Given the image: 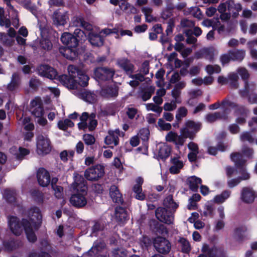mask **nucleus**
I'll return each mask as SVG.
<instances>
[{"label":"nucleus","mask_w":257,"mask_h":257,"mask_svg":"<svg viewBox=\"0 0 257 257\" xmlns=\"http://www.w3.org/2000/svg\"><path fill=\"white\" fill-rule=\"evenodd\" d=\"M81 65H68L67 70L69 76L66 74L59 76V81L69 89H75L76 84L85 87L88 84L89 77L80 67Z\"/></svg>","instance_id":"1"},{"label":"nucleus","mask_w":257,"mask_h":257,"mask_svg":"<svg viewBox=\"0 0 257 257\" xmlns=\"http://www.w3.org/2000/svg\"><path fill=\"white\" fill-rule=\"evenodd\" d=\"M201 124L199 122L188 120L184 126L180 130L181 134L170 131L166 136V140L174 143L178 147L182 146L187 138L193 139L196 134L201 129Z\"/></svg>","instance_id":"2"},{"label":"nucleus","mask_w":257,"mask_h":257,"mask_svg":"<svg viewBox=\"0 0 257 257\" xmlns=\"http://www.w3.org/2000/svg\"><path fill=\"white\" fill-rule=\"evenodd\" d=\"M8 225L11 231L16 235H20L23 229L25 231L28 240L31 242L37 240V236L29 221L23 219L21 222L16 216H12L8 218Z\"/></svg>","instance_id":"3"},{"label":"nucleus","mask_w":257,"mask_h":257,"mask_svg":"<svg viewBox=\"0 0 257 257\" xmlns=\"http://www.w3.org/2000/svg\"><path fill=\"white\" fill-rule=\"evenodd\" d=\"M231 160L235 163L236 166L240 169L239 173L242 175L241 177L230 179L227 184L229 188H233L238 185L242 180H247L250 177L249 174L246 172L244 165L245 160L243 159L242 155L239 153H232L230 155Z\"/></svg>","instance_id":"4"},{"label":"nucleus","mask_w":257,"mask_h":257,"mask_svg":"<svg viewBox=\"0 0 257 257\" xmlns=\"http://www.w3.org/2000/svg\"><path fill=\"white\" fill-rule=\"evenodd\" d=\"M38 20V26L40 29L42 38L40 41V46L43 49L49 51L52 48V44L48 38L49 26L45 16L34 14Z\"/></svg>","instance_id":"5"},{"label":"nucleus","mask_w":257,"mask_h":257,"mask_svg":"<svg viewBox=\"0 0 257 257\" xmlns=\"http://www.w3.org/2000/svg\"><path fill=\"white\" fill-rule=\"evenodd\" d=\"M237 73L240 76L241 79L244 81V87L242 90L240 91V94L242 96H249L248 101L251 103H255L256 102L255 98L251 100V97L249 95L255 89V85L252 82H248L247 80L249 77V74L248 71L243 67H240L238 68Z\"/></svg>","instance_id":"6"},{"label":"nucleus","mask_w":257,"mask_h":257,"mask_svg":"<svg viewBox=\"0 0 257 257\" xmlns=\"http://www.w3.org/2000/svg\"><path fill=\"white\" fill-rule=\"evenodd\" d=\"M95 117L96 115L93 113L89 115L87 112H83L80 117L81 122L78 124L79 128L84 130L88 127L90 131H93L97 124Z\"/></svg>","instance_id":"7"},{"label":"nucleus","mask_w":257,"mask_h":257,"mask_svg":"<svg viewBox=\"0 0 257 257\" xmlns=\"http://www.w3.org/2000/svg\"><path fill=\"white\" fill-rule=\"evenodd\" d=\"M153 245L156 250L163 254H167L171 249L170 242L166 238L161 236H157L154 238Z\"/></svg>","instance_id":"8"},{"label":"nucleus","mask_w":257,"mask_h":257,"mask_svg":"<svg viewBox=\"0 0 257 257\" xmlns=\"http://www.w3.org/2000/svg\"><path fill=\"white\" fill-rule=\"evenodd\" d=\"M114 74V71L106 66H100L94 71V78L97 81L110 80Z\"/></svg>","instance_id":"9"},{"label":"nucleus","mask_w":257,"mask_h":257,"mask_svg":"<svg viewBox=\"0 0 257 257\" xmlns=\"http://www.w3.org/2000/svg\"><path fill=\"white\" fill-rule=\"evenodd\" d=\"M30 222L34 230H37L41 225L42 216L39 208L36 207L31 208L28 211Z\"/></svg>","instance_id":"10"},{"label":"nucleus","mask_w":257,"mask_h":257,"mask_svg":"<svg viewBox=\"0 0 257 257\" xmlns=\"http://www.w3.org/2000/svg\"><path fill=\"white\" fill-rule=\"evenodd\" d=\"M52 19L53 25L56 27H64L69 21V13L67 11L61 12L58 10L53 12Z\"/></svg>","instance_id":"11"},{"label":"nucleus","mask_w":257,"mask_h":257,"mask_svg":"<svg viewBox=\"0 0 257 257\" xmlns=\"http://www.w3.org/2000/svg\"><path fill=\"white\" fill-rule=\"evenodd\" d=\"M37 150L39 154H46L51 151L50 142L46 136L39 135L37 136Z\"/></svg>","instance_id":"12"},{"label":"nucleus","mask_w":257,"mask_h":257,"mask_svg":"<svg viewBox=\"0 0 257 257\" xmlns=\"http://www.w3.org/2000/svg\"><path fill=\"white\" fill-rule=\"evenodd\" d=\"M104 173L103 166L100 165L90 168L85 171V178L90 181H95L103 176Z\"/></svg>","instance_id":"13"},{"label":"nucleus","mask_w":257,"mask_h":257,"mask_svg":"<svg viewBox=\"0 0 257 257\" xmlns=\"http://www.w3.org/2000/svg\"><path fill=\"white\" fill-rule=\"evenodd\" d=\"M156 216L158 220L166 224H171L173 222L174 216L171 211H168L165 207L156 209Z\"/></svg>","instance_id":"14"},{"label":"nucleus","mask_w":257,"mask_h":257,"mask_svg":"<svg viewBox=\"0 0 257 257\" xmlns=\"http://www.w3.org/2000/svg\"><path fill=\"white\" fill-rule=\"evenodd\" d=\"M22 84L21 75L18 72H14L11 77V80L6 86L7 91L16 93L19 91Z\"/></svg>","instance_id":"15"},{"label":"nucleus","mask_w":257,"mask_h":257,"mask_svg":"<svg viewBox=\"0 0 257 257\" xmlns=\"http://www.w3.org/2000/svg\"><path fill=\"white\" fill-rule=\"evenodd\" d=\"M37 71L39 75L50 79H55L58 75L57 71L50 65H39Z\"/></svg>","instance_id":"16"},{"label":"nucleus","mask_w":257,"mask_h":257,"mask_svg":"<svg viewBox=\"0 0 257 257\" xmlns=\"http://www.w3.org/2000/svg\"><path fill=\"white\" fill-rule=\"evenodd\" d=\"M87 194L82 192H77L74 194L70 198V203L74 206L77 208H81L85 206L87 204V200L85 195Z\"/></svg>","instance_id":"17"},{"label":"nucleus","mask_w":257,"mask_h":257,"mask_svg":"<svg viewBox=\"0 0 257 257\" xmlns=\"http://www.w3.org/2000/svg\"><path fill=\"white\" fill-rule=\"evenodd\" d=\"M71 24L74 27H81L87 31L92 30V25L86 22L84 17L80 15L73 17L71 19Z\"/></svg>","instance_id":"18"},{"label":"nucleus","mask_w":257,"mask_h":257,"mask_svg":"<svg viewBox=\"0 0 257 257\" xmlns=\"http://www.w3.org/2000/svg\"><path fill=\"white\" fill-rule=\"evenodd\" d=\"M255 191L249 187H243L241 191V200L246 203H251L255 198Z\"/></svg>","instance_id":"19"},{"label":"nucleus","mask_w":257,"mask_h":257,"mask_svg":"<svg viewBox=\"0 0 257 257\" xmlns=\"http://www.w3.org/2000/svg\"><path fill=\"white\" fill-rule=\"evenodd\" d=\"M100 94L104 98H115L118 95V88L115 85L106 86L101 88Z\"/></svg>","instance_id":"20"},{"label":"nucleus","mask_w":257,"mask_h":257,"mask_svg":"<svg viewBox=\"0 0 257 257\" xmlns=\"http://www.w3.org/2000/svg\"><path fill=\"white\" fill-rule=\"evenodd\" d=\"M30 111L35 118L44 115V111L41 101L36 99L32 100Z\"/></svg>","instance_id":"21"},{"label":"nucleus","mask_w":257,"mask_h":257,"mask_svg":"<svg viewBox=\"0 0 257 257\" xmlns=\"http://www.w3.org/2000/svg\"><path fill=\"white\" fill-rule=\"evenodd\" d=\"M37 180L39 184L46 187L50 183V176L49 172L44 168H40L37 171Z\"/></svg>","instance_id":"22"},{"label":"nucleus","mask_w":257,"mask_h":257,"mask_svg":"<svg viewBox=\"0 0 257 257\" xmlns=\"http://www.w3.org/2000/svg\"><path fill=\"white\" fill-rule=\"evenodd\" d=\"M61 42L67 47L76 48L78 45V40L72 34L65 32L62 34L61 37Z\"/></svg>","instance_id":"23"},{"label":"nucleus","mask_w":257,"mask_h":257,"mask_svg":"<svg viewBox=\"0 0 257 257\" xmlns=\"http://www.w3.org/2000/svg\"><path fill=\"white\" fill-rule=\"evenodd\" d=\"M119 132V130L109 131L108 135L105 138V144L110 145L111 148L117 146L118 144Z\"/></svg>","instance_id":"24"},{"label":"nucleus","mask_w":257,"mask_h":257,"mask_svg":"<svg viewBox=\"0 0 257 257\" xmlns=\"http://www.w3.org/2000/svg\"><path fill=\"white\" fill-rule=\"evenodd\" d=\"M74 188L77 192H82L83 193H87V187L86 182L82 176L77 175L75 176Z\"/></svg>","instance_id":"25"},{"label":"nucleus","mask_w":257,"mask_h":257,"mask_svg":"<svg viewBox=\"0 0 257 257\" xmlns=\"http://www.w3.org/2000/svg\"><path fill=\"white\" fill-rule=\"evenodd\" d=\"M89 41L94 47H100L103 45L104 39L99 34L90 32L88 35Z\"/></svg>","instance_id":"26"},{"label":"nucleus","mask_w":257,"mask_h":257,"mask_svg":"<svg viewBox=\"0 0 257 257\" xmlns=\"http://www.w3.org/2000/svg\"><path fill=\"white\" fill-rule=\"evenodd\" d=\"M3 197L6 201L13 205H16L17 200V195L14 189H6L3 192Z\"/></svg>","instance_id":"27"},{"label":"nucleus","mask_w":257,"mask_h":257,"mask_svg":"<svg viewBox=\"0 0 257 257\" xmlns=\"http://www.w3.org/2000/svg\"><path fill=\"white\" fill-rule=\"evenodd\" d=\"M171 166L169 169L170 172L173 174L179 173L183 167V162L180 161L178 158L174 157L171 158Z\"/></svg>","instance_id":"28"},{"label":"nucleus","mask_w":257,"mask_h":257,"mask_svg":"<svg viewBox=\"0 0 257 257\" xmlns=\"http://www.w3.org/2000/svg\"><path fill=\"white\" fill-rule=\"evenodd\" d=\"M226 3L228 11L232 13V17H237L242 9L241 5L239 3L235 4L233 0H228Z\"/></svg>","instance_id":"29"},{"label":"nucleus","mask_w":257,"mask_h":257,"mask_svg":"<svg viewBox=\"0 0 257 257\" xmlns=\"http://www.w3.org/2000/svg\"><path fill=\"white\" fill-rule=\"evenodd\" d=\"M214 55V49L212 47L205 48L201 49L195 54L197 58L204 57L211 61Z\"/></svg>","instance_id":"30"},{"label":"nucleus","mask_w":257,"mask_h":257,"mask_svg":"<svg viewBox=\"0 0 257 257\" xmlns=\"http://www.w3.org/2000/svg\"><path fill=\"white\" fill-rule=\"evenodd\" d=\"M109 194L113 202L120 204L122 203L123 199L122 195L116 186L112 185L110 187Z\"/></svg>","instance_id":"31"},{"label":"nucleus","mask_w":257,"mask_h":257,"mask_svg":"<svg viewBox=\"0 0 257 257\" xmlns=\"http://www.w3.org/2000/svg\"><path fill=\"white\" fill-rule=\"evenodd\" d=\"M225 113V112L209 113L205 116V120L208 123H212L219 119H225L227 118V117Z\"/></svg>","instance_id":"32"},{"label":"nucleus","mask_w":257,"mask_h":257,"mask_svg":"<svg viewBox=\"0 0 257 257\" xmlns=\"http://www.w3.org/2000/svg\"><path fill=\"white\" fill-rule=\"evenodd\" d=\"M60 52L67 59L73 60L77 56L76 48L66 47L60 49Z\"/></svg>","instance_id":"33"},{"label":"nucleus","mask_w":257,"mask_h":257,"mask_svg":"<svg viewBox=\"0 0 257 257\" xmlns=\"http://www.w3.org/2000/svg\"><path fill=\"white\" fill-rule=\"evenodd\" d=\"M170 153L171 148L169 145L166 144H162L159 145L158 155L160 159L165 160L170 156Z\"/></svg>","instance_id":"34"},{"label":"nucleus","mask_w":257,"mask_h":257,"mask_svg":"<svg viewBox=\"0 0 257 257\" xmlns=\"http://www.w3.org/2000/svg\"><path fill=\"white\" fill-rule=\"evenodd\" d=\"M10 152L15 156L18 160H21L24 157L29 154V151L26 149L20 147L18 149L16 147L10 149Z\"/></svg>","instance_id":"35"},{"label":"nucleus","mask_w":257,"mask_h":257,"mask_svg":"<svg viewBox=\"0 0 257 257\" xmlns=\"http://www.w3.org/2000/svg\"><path fill=\"white\" fill-rule=\"evenodd\" d=\"M164 205L165 208L170 209V211H171L173 213L178 207V204L174 201L172 195H169L164 199Z\"/></svg>","instance_id":"36"},{"label":"nucleus","mask_w":257,"mask_h":257,"mask_svg":"<svg viewBox=\"0 0 257 257\" xmlns=\"http://www.w3.org/2000/svg\"><path fill=\"white\" fill-rule=\"evenodd\" d=\"M105 247V244L103 241H96L94 242L93 246L88 250V254L90 255L97 254Z\"/></svg>","instance_id":"37"},{"label":"nucleus","mask_w":257,"mask_h":257,"mask_svg":"<svg viewBox=\"0 0 257 257\" xmlns=\"http://www.w3.org/2000/svg\"><path fill=\"white\" fill-rule=\"evenodd\" d=\"M8 7V11L9 15H13L12 17L13 19V24L15 27H16L19 23V19L18 18L17 12L14 10L13 6L11 4V0H4Z\"/></svg>","instance_id":"38"},{"label":"nucleus","mask_w":257,"mask_h":257,"mask_svg":"<svg viewBox=\"0 0 257 257\" xmlns=\"http://www.w3.org/2000/svg\"><path fill=\"white\" fill-rule=\"evenodd\" d=\"M202 254L206 255L207 257H214L217 255L218 249L216 247L210 248L206 244H204L201 249Z\"/></svg>","instance_id":"39"},{"label":"nucleus","mask_w":257,"mask_h":257,"mask_svg":"<svg viewBox=\"0 0 257 257\" xmlns=\"http://www.w3.org/2000/svg\"><path fill=\"white\" fill-rule=\"evenodd\" d=\"M177 241L179 247L182 252L188 253L191 250V245L187 239L184 237H180Z\"/></svg>","instance_id":"40"},{"label":"nucleus","mask_w":257,"mask_h":257,"mask_svg":"<svg viewBox=\"0 0 257 257\" xmlns=\"http://www.w3.org/2000/svg\"><path fill=\"white\" fill-rule=\"evenodd\" d=\"M231 194V191L229 190H224L220 194L216 195L213 198V202L217 204L223 203L227 198L229 197Z\"/></svg>","instance_id":"41"},{"label":"nucleus","mask_w":257,"mask_h":257,"mask_svg":"<svg viewBox=\"0 0 257 257\" xmlns=\"http://www.w3.org/2000/svg\"><path fill=\"white\" fill-rule=\"evenodd\" d=\"M115 217L118 221L123 222L127 219L128 215L124 208L119 207L115 210Z\"/></svg>","instance_id":"42"},{"label":"nucleus","mask_w":257,"mask_h":257,"mask_svg":"<svg viewBox=\"0 0 257 257\" xmlns=\"http://www.w3.org/2000/svg\"><path fill=\"white\" fill-rule=\"evenodd\" d=\"M227 148L228 146L227 145L220 143L217 145V148L212 146L209 147L207 151L209 154L215 156L217 154V151L223 152L225 151Z\"/></svg>","instance_id":"43"},{"label":"nucleus","mask_w":257,"mask_h":257,"mask_svg":"<svg viewBox=\"0 0 257 257\" xmlns=\"http://www.w3.org/2000/svg\"><path fill=\"white\" fill-rule=\"evenodd\" d=\"M201 179L195 176L191 177L188 179V183L190 188L193 191H196L199 185L201 183Z\"/></svg>","instance_id":"44"},{"label":"nucleus","mask_w":257,"mask_h":257,"mask_svg":"<svg viewBox=\"0 0 257 257\" xmlns=\"http://www.w3.org/2000/svg\"><path fill=\"white\" fill-rule=\"evenodd\" d=\"M215 206L212 202H207L205 205V210L201 213V215L205 217L210 216L212 217L214 215Z\"/></svg>","instance_id":"45"},{"label":"nucleus","mask_w":257,"mask_h":257,"mask_svg":"<svg viewBox=\"0 0 257 257\" xmlns=\"http://www.w3.org/2000/svg\"><path fill=\"white\" fill-rule=\"evenodd\" d=\"M81 94L83 99L90 103H93L96 100V95L93 92L85 90Z\"/></svg>","instance_id":"46"},{"label":"nucleus","mask_w":257,"mask_h":257,"mask_svg":"<svg viewBox=\"0 0 257 257\" xmlns=\"http://www.w3.org/2000/svg\"><path fill=\"white\" fill-rule=\"evenodd\" d=\"M230 54L232 55V60L241 61L245 55V51L243 50H230Z\"/></svg>","instance_id":"47"},{"label":"nucleus","mask_w":257,"mask_h":257,"mask_svg":"<svg viewBox=\"0 0 257 257\" xmlns=\"http://www.w3.org/2000/svg\"><path fill=\"white\" fill-rule=\"evenodd\" d=\"M106 57L104 56H94L91 54L88 55V58L86 59V63H88L89 62L91 63H99L105 62Z\"/></svg>","instance_id":"48"},{"label":"nucleus","mask_w":257,"mask_h":257,"mask_svg":"<svg viewBox=\"0 0 257 257\" xmlns=\"http://www.w3.org/2000/svg\"><path fill=\"white\" fill-rule=\"evenodd\" d=\"M228 82L230 86L234 88H237L238 87L239 77L237 74L235 72H231L228 74Z\"/></svg>","instance_id":"49"},{"label":"nucleus","mask_w":257,"mask_h":257,"mask_svg":"<svg viewBox=\"0 0 257 257\" xmlns=\"http://www.w3.org/2000/svg\"><path fill=\"white\" fill-rule=\"evenodd\" d=\"M119 7L122 10L126 11L128 13L136 14L138 12L137 9L135 7L131 5L126 2L121 3Z\"/></svg>","instance_id":"50"},{"label":"nucleus","mask_w":257,"mask_h":257,"mask_svg":"<svg viewBox=\"0 0 257 257\" xmlns=\"http://www.w3.org/2000/svg\"><path fill=\"white\" fill-rule=\"evenodd\" d=\"M235 106V104L228 100L224 99L221 102V107L223 109V111L221 112H225V115L229 113L230 111V108H233ZM227 117V116H226Z\"/></svg>","instance_id":"51"},{"label":"nucleus","mask_w":257,"mask_h":257,"mask_svg":"<svg viewBox=\"0 0 257 257\" xmlns=\"http://www.w3.org/2000/svg\"><path fill=\"white\" fill-rule=\"evenodd\" d=\"M104 228V224L101 222H95L92 227L91 236H97Z\"/></svg>","instance_id":"52"},{"label":"nucleus","mask_w":257,"mask_h":257,"mask_svg":"<svg viewBox=\"0 0 257 257\" xmlns=\"http://www.w3.org/2000/svg\"><path fill=\"white\" fill-rule=\"evenodd\" d=\"M11 25V21L9 18H7L4 16V10L0 7V26H5L8 28Z\"/></svg>","instance_id":"53"},{"label":"nucleus","mask_w":257,"mask_h":257,"mask_svg":"<svg viewBox=\"0 0 257 257\" xmlns=\"http://www.w3.org/2000/svg\"><path fill=\"white\" fill-rule=\"evenodd\" d=\"M246 228L244 227H239L234 230L233 236L237 240H241L244 236Z\"/></svg>","instance_id":"54"},{"label":"nucleus","mask_w":257,"mask_h":257,"mask_svg":"<svg viewBox=\"0 0 257 257\" xmlns=\"http://www.w3.org/2000/svg\"><path fill=\"white\" fill-rule=\"evenodd\" d=\"M238 113H240L241 116L236 118V121L239 124H242L245 122V117L246 116L248 111L244 107H240Z\"/></svg>","instance_id":"55"},{"label":"nucleus","mask_w":257,"mask_h":257,"mask_svg":"<svg viewBox=\"0 0 257 257\" xmlns=\"http://www.w3.org/2000/svg\"><path fill=\"white\" fill-rule=\"evenodd\" d=\"M133 191L135 197L139 200H144L146 198L145 194L143 192L142 188L139 187H133Z\"/></svg>","instance_id":"56"},{"label":"nucleus","mask_w":257,"mask_h":257,"mask_svg":"<svg viewBox=\"0 0 257 257\" xmlns=\"http://www.w3.org/2000/svg\"><path fill=\"white\" fill-rule=\"evenodd\" d=\"M73 125V122L69 119H65L64 120H60L58 122V127L62 130H66L69 127H72Z\"/></svg>","instance_id":"57"},{"label":"nucleus","mask_w":257,"mask_h":257,"mask_svg":"<svg viewBox=\"0 0 257 257\" xmlns=\"http://www.w3.org/2000/svg\"><path fill=\"white\" fill-rule=\"evenodd\" d=\"M146 109L148 110H152L158 114V116H159L162 111V107L159 106L158 105L153 103H147L145 104Z\"/></svg>","instance_id":"58"},{"label":"nucleus","mask_w":257,"mask_h":257,"mask_svg":"<svg viewBox=\"0 0 257 257\" xmlns=\"http://www.w3.org/2000/svg\"><path fill=\"white\" fill-rule=\"evenodd\" d=\"M189 14L193 17L197 18L198 19H201L202 18V14L200 9L197 7H191L189 9Z\"/></svg>","instance_id":"59"},{"label":"nucleus","mask_w":257,"mask_h":257,"mask_svg":"<svg viewBox=\"0 0 257 257\" xmlns=\"http://www.w3.org/2000/svg\"><path fill=\"white\" fill-rule=\"evenodd\" d=\"M186 36L187 37L186 42L188 44H195L197 41V39L193 35V31L190 29H186L184 31Z\"/></svg>","instance_id":"60"},{"label":"nucleus","mask_w":257,"mask_h":257,"mask_svg":"<svg viewBox=\"0 0 257 257\" xmlns=\"http://www.w3.org/2000/svg\"><path fill=\"white\" fill-rule=\"evenodd\" d=\"M188 110L184 106L179 108L176 112V118L178 121H180L187 114Z\"/></svg>","instance_id":"61"},{"label":"nucleus","mask_w":257,"mask_h":257,"mask_svg":"<svg viewBox=\"0 0 257 257\" xmlns=\"http://www.w3.org/2000/svg\"><path fill=\"white\" fill-rule=\"evenodd\" d=\"M126 251L123 248H117L114 249L111 252L112 257H125Z\"/></svg>","instance_id":"62"},{"label":"nucleus","mask_w":257,"mask_h":257,"mask_svg":"<svg viewBox=\"0 0 257 257\" xmlns=\"http://www.w3.org/2000/svg\"><path fill=\"white\" fill-rule=\"evenodd\" d=\"M240 140L242 142L247 141L249 143H253L254 139L250 133L243 132L240 136Z\"/></svg>","instance_id":"63"},{"label":"nucleus","mask_w":257,"mask_h":257,"mask_svg":"<svg viewBox=\"0 0 257 257\" xmlns=\"http://www.w3.org/2000/svg\"><path fill=\"white\" fill-rule=\"evenodd\" d=\"M205 70L210 75L219 73L221 71V68L219 65H207Z\"/></svg>","instance_id":"64"}]
</instances>
